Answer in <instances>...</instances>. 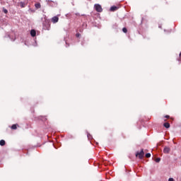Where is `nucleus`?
Wrapping results in <instances>:
<instances>
[{"label":"nucleus","instance_id":"obj_1","mask_svg":"<svg viewBox=\"0 0 181 181\" xmlns=\"http://www.w3.org/2000/svg\"><path fill=\"white\" fill-rule=\"evenodd\" d=\"M43 29L45 30H50V21L48 19H45L42 23Z\"/></svg>","mask_w":181,"mask_h":181},{"label":"nucleus","instance_id":"obj_2","mask_svg":"<svg viewBox=\"0 0 181 181\" xmlns=\"http://www.w3.org/2000/svg\"><path fill=\"white\" fill-rule=\"evenodd\" d=\"M94 8H95L96 12H99V13L103 12V7L101 6V5H100L98 4H95Z\"/></svg>","mask_w":181,"mask_h":181},{"label":"nucleus","instance_id":"obj_3","mask_svg":"<svg viewBox=\"0 0 181 181\" xmlns=\"http://www.w3.org/2000/svg\"><path fill=\"white\" fill-rule=\"evenodd\" d=\"M47 5H49V6L56 7L57 6V2L48 0Z\"/></svg>","mask_w":181,"mask_h":181},{"label":"nucleus","instance_id":"obj_4","mask_svg":"<svg viewBox=\"0 0 181 181\" xmlns=\"http://www.w3.org/2000/svg\"><path fill=\"white\" fill-rule=\"evenodd\" d=\"M144 155H145V153L144 152V149H141L140 152H137L136 153V156H139V159H142L144 158Z\"/></svg>","mask_w":181,"mask_h":181},{"label":"nucleus","instance_id":"obj_5","mask_svg":"<svg viewBox=\"0 0 181 181\" xmlns=\"http://www.w3.org/2000/svg\"><path fill=\"white\" fill-rule=\"evenodd\" d=\"M170 153V148L168 146H165L163 148V153Z\"/></svg>","mask_w":181,"mask_h":181},{"label":"nucleus","instance_id":"obj_6","mask_svg":"<svg viewBox=\"0 0 181 181\" xmlns=\"http://www.w3.org/2000/svg\"><path fill=\"white\" fill-rule=\"evenodd\" d=\"M110 12H115V11H118V6H112L110 8Z\"/></svg>","mask_w":181,"mask_h":181},{"label":"nucleus","instance_id":"obj_7","mask_svg":"<svg viewBox=\"0 0 181 181\" xmlns=\"http://www.w3.org/2000/svg\"><path fill=\"white\" fill-rule=\"evenodd\" d=\"M52 23H57V22H59V17L57 16L52 17Z\"/></svg>","mask_w":181,"mask_h":181},{"label":"nucleus","instance_id":"obj_8","mask_svg":"<svg viewBox=\"0 0 181 181\" xmlns=\"http://www.w3.org/2000/svg\"><path fill=\"white\" fill-rule=\"evenodd\" d=\"M30 35L32 37H35L36 36V30H30Z\"/></svg>","mask_w":181,"mask_h":181},{"label":"nucleus","instance_id":"obj_9","mask_svg":"<svg viewBox=\"0 0 181 181\" xmlns=\"http://www.w3.org/2000/svg\"><path fill=\"white\" fill-rule=\"evenodd\" d=\"M163 127H165V128H170V124H169V122H165L163 124Z\"/></svg>","mask_w":181,"mask_h":181},{"label":"nucleus","instance_id":"obj_10","mask_svg":"<svg viewBox=\"0 0 181 181\" xmlns=\"http://www.w3.org/2000/svg\"><path fill=\"white\" fill-rule=\"evenodd\" d=\"M35 8H37V9H40V8H41V5H40V3H36L35 4Z\"/></svg>","mask_w":181,"mask_h":181},{"label":"nucleus","instance_id":"obj_11","mask_svg":"<svg viewBox=\"0 0 181 181\" xmlns=\"http://www.w3.org/2000/svg\"><path fill=\"white\" fill-rule=\"evenodd\" d=\"M5 144H6L5 140L1 139V140L0 141V146H5Z\"/></svg>","mask_w":181,"mask_h":181},{"label":"nucleus","instance_id":"obj_12","mask_svg":"<svg viewBox=\"0 0 181 181\" xmlns=\"http://www.w3.org/2000/svg\"><path fill=\"white\" fill-rule=\"evenodd\" d=\"M20 6L21 8H25V6H26V4H25V2H20Z\"/></svg>","mask_w":181,"mask_h":181},{"label":"nucleus","instance_id":"obj_13","mask_svg":"<svg viewBox=\"0 0 181 181\" xmlns=\"http://www.w3.org/2000/svg\"><path fill=\"white\" fill-rule=\"evenodd\" d=\"M18 128V127L16 126V124H13L11 126V129H16Z\"/></svg>","mask_w":181,"mask_h":181},{"label":"nucleus","instance_id":"obj_14","mask_svg":"<svg viewBox=\"0 0 181 181\" xmlns=\"http://www.w3.org/2000/svg\"><path fill=\"white\" fill-rule=\"evenodd\" d=\"M155 162H156V163H159L160 162V158H157L156 160H155Z\"/></svg>","mask_w":181,"mask_h":181},{"label":"nucleus","instance_id":"obj_15","mask_svg":"<svg viewBox=\"0 0 181 181\" xmlns=\"http://www.w3.org/2000/svg\"><path fill=\"white\" fill-rule=\"evenodd\" d=\"M122 32H124V33H127V32H128V30L127 29V28H123Z\"/></svg>","mask_w":181,"mask_h":181},{"label":"nucleus","instance_id":"obj_16","mask_svg":"<svg viewBox=\"0 0 181 181\" xmlns=\"http://www.w3.org/2000/svg\"><path fill=\"white\" fill-rule=\"evenodd\" d=\"M8 37L11 39V40L12 41V42H15V37H11V35H8Z\"/></svg>","mask_w":181,"mask_h":181},{"label":"nucleus","instance_id":"obj_17","mask_svg":"<svg viewBox=\"0 0 181 181\" xmlns=\"http://www.w3.org/2000/svg\"><path fill=\"white\" fill-rule=\"evenodd\" d=\"M87 136H88V139H91V138H93V136H91V134H90V133H88Z\"/></svg>","mask_w":181,"mask_h":181},{"label":"nucleus","instance_id":"obj_18","mask_svg":"<svg viewBox=\"0 0 181 181\" xmlns=\"http://www.w3.org/2000/svg\"><path fill=\"white\" fill-rule=\"evenodd\" d=\"M3 12L4 13H8V10L5 8H3Z\"/></svg>","mask_w":181,"mask_h":181},{"label":"nucleus","instance_id":"obj_19","mask_svg":"<svg viewBox=\"0 0 181 181\" xmlns=\"http://www.w3.org/2000/svg\"><path fill=\"white\" fill-rule=\"evenodd\" d=\"M146 158H151V153H146Z\"/></svg>","mask_w":181,"mask_h":181},{"label":"nucleus","instance_id":"obj_20","mask_svg":"<svg viewBox=\"0 0 181 181\" xmlns=\"http://www.w3.org/2000/svg\"><path fill=\"white\" fill-rule=\"evenodd\" d=\"M41 119L42 121H46L47 119L45 117L41 116Z\"/></svg>","mask_w":181,"mask_h":181},{"label":"nucleus","instance_id":"obj_21","mask_svg":"<svg viewBox=\"0 0 181 181\" xmlns=\"http://www.w3.org/2000/svg\"><path fill=\"white\" fill-rule=\"evenodd\" d=\"M76 36L77 37H78L79 36H81V35L78 33L76 34Z\"/></svg>","mask_w":181,"mask_h":181},{"label":"nucleus","instance_id":"obj_22","mask_svg":"<svg viewBox=\"0 0 181 181\" xmlns=\"http://www.w3.org/2000/svg\"><path fill=\"white\" fill-rule=\"evenodd\" d=\"M70 46V44H68L67 42H66V47H69Z\"/></svg>","mask_w":181,"mask_h":181},{"label":"nucleus","instance_id":"obj_23","mask_svg":"<svg viewBox=\"0 0 181 181\" xmlns=\"http://www.w3.org/2000/svg\"><path fill=\"white\" fill-rule=\"evenodd\" d=\"M168 181H175V180L173 178H169Z\"/></svg>","mask_w":181,"mask_h":181},{"label":"nucleus","instance_id":"obj_24","mask_svg":"<svg viewBox=\"0 0 181 181\" xmlns=\"http://www.w3.org/2000/svg\"><path fill=\"white\" fill-rule=\"evenodd\" d=\"M35 44L33 45V46H37V43L36 42V40H35Z\"/></svg>","mask_w":181,"mask_h":181},{"label":"nucleus","instance_id":"obj_25","mask_svg":"<svg viewBox=\"0 0 181 181\" xmlns=\"http://www.w3.org/2000/svg\"><path fill=\"white\" fill-rule=\"evenodd\" d=\"M165 118H169L170 116H169V115H165Z\"/></svg>","mask_w":181,"mask_h":181},{"label":"nucleus","instance_id":"obj_26","mask_svg":"<svg viewBox=\"0 0 181 181\" xmlns=\"http://www.w3.org/2000/svg\"><path fill=\"white\" fill-rule=\"evenodd\" d=\"M81 45H82V46H84V43H83V42H81Z\"/></svg>","mask_w":181,"mask_h":181},{"label":"nucleus","instance_id":"obj_27","mask_svg":"<svg viewBox=\"0 0 181 181\" xmlns=\"http://www.w3.org/2000/svg\"><path fill=\"white\" fill-rule=\"evenodd\" d=\"M158 28H162V26L159 25Z\"/></svg>","mask_w":181,"mask_h":181}]
</instances>
